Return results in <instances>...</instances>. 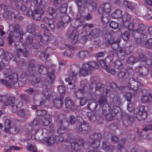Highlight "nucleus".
I'll use <instances>...</instances> for the list:
<instances>
[{
	"mask_svg": "<svg viewBox=\"0 0 152 152\" xmlns=\"http://www.w3.org/2000/svg\"><path fill=\"white\" fill-rule=\"evenodd\" d=\"M18 75L16 73L13 75H9L4 79L0 80L1 83L8 88H11L15 84L17 83L18 80Z\"/></svg>",
	"mask_w": 152,
	"mask_h": 152,
	"instance_id": "1",
	"label": "nucleus"
},
{
	"mask_svg": "<svg viewBox=\"0 0 152 152\" xmlns=\"http://www.w3.org/2000/svg\"><path fill=\"white\" fill-rule=\"evenodd\" d=\"M15 48L18 52L15 53L14 55L15 58L13 60L16 61V58H19L20 56L18 53V52L23 53V56L25 57H27L29 55V52L27 49L26 46H25L22 42L19 41L15 42L14 45Z\"/></svg>",
	"mask_w": 152,
	"mask_h": 152,
	"instance_id": "2",
	"label": "nucleus"
},
{
	"mask_svg": "<svg viewBox=\"0 0 152 152\" xmlns=\"http://www.w3.org/2000/svg\"><path fill=\"white\" fill-rule=\"evenodd\" d=\"M134 47L131 45L126 43L125 45L124 49L120 47L118 49V52L117 55L118 57L121 60H124L125 58V54L126 55H130L132 53Z\"/></svg>",
	"mask_w": 152,
	"mask_h": 152,
	"instance_id": "3",
	"label": "nucleus"
},
{
	"mask_svg": "<svg viewBox=\"0 0 152 152\" xmlns=\"http://www.w3.org/2000/svg\"><path fill=\"white\" fill-rule=\"evenodd\" d=\"M56 122L62 125L58 129L57 132L59 134H62L65 132L66 129L68 126V122L63 115H61L57 116Z\"/></svg>",
	"mask_w": 152,
	"mask_h": 152,
	"instance_id": "4",
	"label": "nucleus"
},
{
	"mask_svg": "<svg viewBox=\"0 0 152 152\" xmlns=\"http://www.w3.org/2000/svg\"><path fill=\"white\" fill-rule=\"evenodd\" d=\"M134 113L136 114L135 117L137 118L140 120L142 119H145L146 118L147 113L145 109V107L143 105L140 106L138 108H135L134 111Z\"/></svg>",
	"mask_w": 152,
	"mask_h": 152,
	"instance_id": "5",
	"label": "nucleus"
},
{
	"mask_svg": "<svg viewBox=\"0 0 152 152\" xmlns=\"http://www.w3.org/2000/svg\"><path fill=\"white\" fill-rule=\"evenodd\" d=\"M77 32L76 30H73L72 28H68L66 32V36L70 39L73 44L75 45L77 41Z\"/></svg>",
	"mask_w": 152,
	"mask_h": 152,
	"instance_id": "6",
	"label": "nucleus"
},
{
	"mask_svg": "<svg viewBox=\"0 0 152 152\" xmlns=\"http://www.w3.org/2000/svg\"><path fill=\"white\" fill-rule=\"evenodd\" d=\"M145 29V26L141 23H139L138 25V27L137 29L134 30L132 32V35L133 37L137 39L139 38H142L141 36Z\"/></svg>",
	"mask_w": 152,
	"mask_h": 152,
	"instance_id": "7",
	"label": "nucleus"
},
{
	"mask_svg": "<svg viewBox=\"0 0 152 152\" xmlns=\"http://www.w3.org/2000/svg\"><path fill=\"white\" fill-rule=\"evenodd\" d=\"M112 10V6L109 3H106L101 5L98 9V12L100 14L102 13H110Z\"/></svg>",
	"mask_w": 152,
	"mask_h": 152,
	"instance_id": "8",
	"label": "nucleus"
},
{
	"mask_svg": "<svg viewBox=\"0 0 152 152\" xmlns=\"http://www.w3.org/2000/svg\"><path fill=\"white\" fill-rule=\"evenodd\" d=\"M103 114L105 116L106 119L108 121H110L114 118L117 112L115 113L113 110L110 108L107 109L105 110L102 111Z\"/></svg>",
	"mask_w": 152,
	"mask_h": 152,
	"instance_id": "9",
	"label": "nucleus"
},
{
	"mask_svg": "<svg viewBox=\"0 0 152 152\" xmlns=\"http://www.w3.org/2000/svg\"><path fill=\"white\" fill-rule=\"evenodd\" d=\"M87 2L86 0H75V3L77 7L79 12H83L87 7Z\"/></svg>",
	"mask_w": 152,
	"mask_h": 152,
	"instance_id": "10",
	"label": "nucleus"
},
{
	"mask_svg": "<svg viewBox=\"0 0 152 152\" xmlns=\"http://www.w3.org/2000/svg\"><path fill=\"white\" fill-rule=\"evenodd\" d=\"M42 22L47 25H48L51 29L54 30L55 27V20L53 18H50L45 17L42 20Z\"/></svg>",
	"mask_w": 152,
	"mask_h": 152,
	"instance_id": "11",
	"label": "nucleus"
},
{
	"mask_svg": "<svg viewBox=\"0 0 152 152\" xmlns=\"http://www.w3.org/2000/svg\"><path fill=\"white\" fill-rule=\"evenodd\" d=\"M98 102L99 105L102 107V111L105 110L107 109L110 108V107L107 103L106 98L104 96H101L98 99Z\"/></svg>",
	"mask_w": 152,
	"mask_h": 152,
	"instance_id": "12",
	"label": "nucleus"
},
{
	"mask_svg": "<svg viewBox=\"0 0 152 152\" xmlns=\"http://www.w3.org/2000/svg\"><path fill=\"white\" fill-rule=\"evenodd\" d=\"M44 13L43 10L39 8H37L33 11L32 17L35 20H39L41 18L42 15Z\"/></svg>",
	"mask_w": 152,
	"mask_h": 152,
	"instance_id": "13",
	"label": "nucleus"
},
{
	"mask_svg": "<svg viewBox=\"0 0 152 152\" xmlns=\"http://www.w3.org/2000/svg\"><path fill=\"white\" fill-rule=\"evenodd\" d=\"M90 129L88 123L84 121L81 122L79 126L78 129L80 132H83L84 133H87Z\"/></svg>",
	"mask_w": 152,
	"mask_h": 152,
	"instance_id": "14",
	"label": "nucleus"
},
{
	"mask_svg": "<svg viewBox=\"0 0 152 152\" xmlns=\"http://www.w3.org/2000/svg\"><path fill=\"white\" fill-rule=\"evenodd\" d=\"M88 64H85L83 65V67L80 69L79 72L80 76H85L91 73L90 69L88 68Z\"/></svg>",
	"mask_w": 152,
	"mask_h": 152,
	"instance_id": "15",
	"label": "nucleus"
},
{
	"mask_svg": "<svg viewBox=\"0 0 152 152\" xmlns=\"http://www.w3.org/2000/svg\"><path fill=\"white\" fill-rule=\"evenodd\" d=\"M83 12H79L77 15L76 21L75 22L74 27L76 28H78L82 26V23L84 20L81 14Z\"/></svg>",
	"mask_w": 152,
	"mask_h": 152,
	"instance_id": "16",
	"label": "nucleus"
},
{
	"mask_svg": "<svg viewBox=\"0 0 152 152\" xmlns=\"http://www.w3.org/2000/svg\"><path fill=\"white\" fill-rule=\"evenodd\" d=\"M53 102L54 106L58 108H61L64 104L63 97L61 96L57 97Z\"/></svg>",
	"mask_w": 152,
	"mask_h": 152,
	"instance_id": "17",
	"label": "nucleus"
},
{
	"mask_svg": "<svg viewBox=\"0 0 152 152\" xmlns=\"http://www.w3.org/2000/svg\"><path fill=\"white\" fill-rule=\"evenodd\" d=\"M136 71L137 74L140 76L143 77L147 75L148 73V70L145 67L143 68L141 66H139L136 67Z\"/></svg>",
	"mask_w": 152,
	"mask_h": 152,
	"instance_id": "18",
	"label": "nucleus"
},
{
	"mask_svg": "<svg viewBox=\"0 0 152 152\" xmlns=\"http://www.w3.org/2000/svg\"><path fill=\"white\" fill-rule=\"evenodd\" d=\"M13 30L12 32V35L15 38L18 37L20 34V27L18 24H16L12 27Z\"/></svg>",
	"mask_w": 152,
	"mask_h": 152,
	"instance_id": "19",
	"label": "nucleus"
},
{
	"mask_svg": "<svg viewBox=\"0 0 152 152\" xmlns=\"http://www.w3.org/2000/svg\"><path fill=\"white\" fill-rule=\"evenodd\" d=\"M88 5V8L91 12H94L97 9L96 3L93 1V0H90L87 2Z\"/></svg>",
	"mask_w": 152,
	"mask_h": 152,
	"instance_id": "20",
	"label": "nucleus"
},
{
	"mask_svg": "<svg viewBox=\"0 0 152 152\" xmlns=\"http://www.w3.org/2000/svg\"><path fill=\"white\" fill-rule=\"evenodd\" d=\"M77 56L82 59L89 57V52L86 50H81L77 54Z\"/></svg>",
	"mask_w": 152,
	"mask_h": 152,
	"instance_id": "21",
	"label": "nucleus"
},
{
	"mask_svg": "<svg viewBox=\"0 0 152 152\" xmlns=\"http://www.w3.org/2000/svg\"><path fill=\"white\" fill-rule=\"evenodd\" d=\"M85 64L88 65V68L90 69L91 72H92L93 69H97L99 67L98 64L95 61H91Z\"/></svg>",
	"mask_w": 152,
	"mask_h": 152,
	"instance_id": "22",
	"label": "nucleus"
},
{
	"mask_svg": "<svg viewBox=\"0 0 152 152\" xmlns=\"http://www.w3.org/2000/svg\"><path fill=\"white\" fill-rule=\"evenodd\" d=\"M110 87L113 91L116 92H118L119 90L122 91L123 89L126 88L124 86L119 87L114 82H111L110 83Z\"/></svg>",
	"mask_w": 152,
	"mask_h": 152,
	"instance_id": "23",
	"label": "nucleus"
},
{
	"mask_svg": "<svg viewBox=\"0 0 152 152\" xmlns=\"http://www.w3.org/2000/svg\"><path fill=\"white\" fill-rule=\"evenodd\" d=\"M42 120L43 125L47 126L50 124L51 121V116L50 115H46L42 118Z\"/></svg>",
	"mask_w": 152,
	"mask_h": 152,
	"instance_id": "24",
	"label": "nucleus"
},
{
	"mask_svg": "<svg viewBox=\"0 0 152 152\" xmlns=\"http://www.w3.org/2000/svg\"><path fill=\"white\" fill-rule=\"evenodd\" d=\"M137 85L138 84H137V81L135 80L134 79L132 78L129 79L128 86L130 88L134 90H137Z\"/></svg>",
	"mask_w": 152,
	"mask_h": 152,
	"instance_id": "25",
	"label": "nucleus"
},
{
	"mask_svg": "<svg viewBox=\"0 0 152 152\" xmlns=\"http://www.w3.org/2000/svg\"><path fill=\"white\" fill-rule=\"evenodd\" d=\"M65 104L66 107L72 110H73L74 106L73 102L69 97L66 98L65 100Z\"/></svg>",
	"mask_w": 152,
	"mask_h": 152,
	"instance_id": "26",
	"label": "nucleus"
},
{
	"mask_svg": "<svg viewBox=\"0 0 152 152\" xmlns=\"http://www.w3.org/2000/svg\"><path fill=\"white\" fill-rule=\"evenodd\" d=\"M77 38V41L82 43H85L88 40L86 35L83 33L79 34Z\"/></svg>",
	"mask_w": 152,
	"mask_h": 152,
	"instance_id": "27",
	"label": "nucleus"
},
{
	"mask_svg": "<svg viewBox=\"0 0 152 152\" xmlns=\"http://www.w3.org/2000/svg\"><path fill=\"white\" fill-rule=\"evenodd\" d=\"M12 124V121L9 119L5 120L4 124V131L6 132H8L9 129L11 127V125Z\"/></svg>",
	"mask_w": 152,
	"mask_h": 152,
	"instance_id": "28",
	"label": "nucleus"
},
{
	"mask_svg": "<svg viewBox=\"0 0 152 152\" xmlns=\"http://www.w3.org/2000/svg\"><path fill=\"white\" fill-rule=\"evenodd\" d=\"M78 75L77 72L74 71H71L69 76V79L70 81H73V82H75L77 80V76Z\"/></svg>",
	"mask_w": 152,
	"mask_h": 152,
	"instance_id": "29",
	"label": "nucleus"
},
{
	"mask_svg": "<svg viewBox=\"0 0 152 152\" xmlns=\"http://www.w3.org/2000/svg\"><path fill=\"white\" fill-rule=\"evenodd\" d=\"M57 138V137L54 135L52 134L50 135L48 139L46 140V142L48 145H51L54 144Z\"/></svg>",
	"mask_w": 152,
	"mask_h": 152,
	"instance_id": "30",
	"label": "nucleus"
},
{
	"mask_svg": "<svg viewBox=\"0 0 152 152\" xmlns=\"http://www.w3.org/2000/svg\"><path fill=\"white\" fill-rule=\"evenodd\" d=\"M137 53L139 54V60L140 61L145 62L147 61L146 56L142 53V50L140 49H137Z\"/></svg>",
	"mask_w": 152,
	"mask_h": 152,
	"instance_id": "31",
	"label": "nucleus"
},
{
	"mask_svg": "<svg viewBox=\"0 0 152 152\" xmlns=\"http://www.w3.org/2000/svg\"><path fill=\"white\" fill-rule=\"evenodd\" d=\"M105 42L108 44L110 45L113 42L114 38L110 32L107 33L104 36Z\"/></svg>",
	"mask_w": 152,
	"mask_h": 152,
	"instance_id": "32",
	"label": "nucleus"
},
{
	"mask_svg": "<svg viewBox=\"0 0 152 152\" xmlns=\"http://www.w3.org/2000/svg\"><path fill=\"white\" fill-rule=\"evenodd\" d=\"M36 26L35 24L33 23H31L28 25L27 26V32L33 35L35 32Z\"/></svg>",
	"mask_w": 152,
	"mask_h": 152,
	"instance_id": "33",
	"label": "nucleus"
},
{
	"mask_svg": "<svg viewBox=\"0 0 152 152\" xmlns=\"http://www.w3.org/2000/svg\"><path fill=\"white\" fill-rule=\"evenodd\" d=\"M88 109L94 111L97 107V103L94 101H89L88 104L87 105Z\"/></svg>",
	"mask_w": 152,
	"mask_h": 152,
	"instance_id": "34",
	"label": "nucleus"
},
{
	"mask_svg": "<svg viewBox=\"0 0 152 152\" xmlns=\"http://www.w3.org/2000/svg\"><path fill=\"white\" fill-rule=\"evenodd\" d=\"M47 11L48 13L53 18L56 17L57 15L56 10L53 7H48L47 9Z\"/></svg>",
	"mask_w": 152,
	"mask_h": 152,
	"instance_id": "35",
	"label": "nucleus"
},
{
	"mask_svg": "<svg viewBox=\"0 0 152 152\" xmlns=\"http://www.w3.org/2000/svg\"><path fill=\"white\" fill-rule=\"evenodd\" d=\"M102 135L101 133H95L90 136V138L94 141H99L102 139Z\"/></svg>",
	"mask_w": 152,
	"mask_h": 152,
	"instance_id": "36",
	"label": "nucleus"
},
{
	"mask_svg": "<svg viewBox=\"0 0 152 152\" xmlns=\"http://www.w3.org/2000/svg\"><path fill=\"white\" fill-rule=\"evenodd\" d=\"M101 17V20L103 24L107 23L109 22L110 20V15L107 13H102Z\"/></svg>",
	"mask_w": 152,
	"mask_h": 152,
	"instance_id": "37",
	"label": "nucleus"
},
{
	"mask_svg": "<svg viewBox=\"0 0 152 152\" xmlns=\"http://www.w3.org/2000/svg\"><path fill=\"white\" fill-rule=\"evenodd\" d=\"M46 132L47 133H49V132L46 129H44L42 131V133H39V132H37L35 134V137H36V138L38 137V139L40 140L43 139H44V138L42 137V136H44L45 137H46L45 135Z\"/></svg>",
	"mask_w": 152,
	"mask_h": 152,
	"instance_id": "38",
	"label": "nucleus"
},
{
	"mask_svg": "<svg viewBox=\"0 0 152 152\" xmlns=\"http://www.w3.org/2000/svg\"><path fill=\"white\" fill-rule=\"evenodd\" d=\"M20 131L19 128L15 125H12L9 129L8 132L7 133H11L12 134H16Z\"/></svg>",
	"mask_w": 152,
	"mask_h": 152,
	"instance_id": "39",
	"label": "nucleus"
},
{
	"mask_svg": "<svg viewBox=\"0 0 152 152\" xmlns=\"http://www.w3.org/2000/svg\"><path fill=\"white\" fill-rule=\"evenodd\" d=\"M33 42V38L32 36L29 35L27 36L25 39L24 42L25 44L28 46H31V44Z\"/></svg>",
	"mask_w": 152,
	"mask_h": 152,
	"instance_id": "40",
	"label": "nucleus"
},
{
	"mask_svg": "<svg viewBox=\"0 0 152 152\" xmlns=\"http://www.w3.org/2000/svg\"><path fill=\"white\" fill-rule=\"evenodd\" d=\"M25 92L27 94L33 96H35L38 94L39 91L37 90H34L32 88H29L25 90Z\"/></svg>",
	"mask_w": 152,
	"mask_h": 152,
	"instance_id": "41",
	"label": "nucleus"
},
{
	"mask_svg": "<svg viewBox=\"0 0 152 152\" xmlns=\"http://www.w3.org/2000/svg\"><path fill=\"white\" fill-rule=\"evenodd\" d=\"M122 16V12L119 10H115L114 12L112 14L111 16L114 18H120Z\"/></svg>",
	"mask_w": 152,
	"mask_h": 152,
	"instance_id": "42",
	"label": "nucleus"
},
{
	"mask_svg": "<svg viewBox=\"0 0 152 152\" xmlns=\"http://www.w3.org/2000/svg\"><path fill=\"white\" fill-rule=\"evenodd\" d=\"M91 95L89 96H84L80 98V103L81 106L84 105L88 101L91 99Z\"/></svg>",
	"mask_w": 152,
	"mask_h": 152,
	"instance_id": "43",
	"label": "nucleus"
},
{
	"mask_svg": "<svg viewBox=\"0 0 152 152\" xmlns=\"http://www.w3.org/2000/svg\"><path fill=\"white\" fill-rule=\"evenodd\" d=\"M31 76L32 78L31 81V83L33 85L38 83L41 82V79L40 77H37L33 74L31 75Z\"/></svg>",
	"mask_w": 152,
	"mask_h": 152,
	"instance_id": "44",
	"label": "nucleus"
},
{
	"mask_svg": "<svg viewBox=\"0 0 152 152\" xmlns=\"http://www.w3.org/2000/svg\"><path fill=\"white\" fill-rule=\"evenodd\" d=\"M53 36H49L48 35H44L42 37V42L44 43H47V42H51L52 40L53 39Z\"/></svg>",
	"mask_w": 152,
	"mask_h": 152,
	"instance_id": "45",
	"label": "nucleus"
},
{
	"mask_svg": "<svg viewBox=\"0 0 152 152\" xmlns=\"http://www.w3.org/2000/svg\"><path fill=\"white\" fill-rule=\"evenodd\" d=\"M113 102L116 105H120L121 104V98L118 94L114 96Z\"/></svg>",
	"mask_w": 152,
	"mask_h": 152,
	"instance_id": "46",
	"label": "nucleus"
},
{
	"mask_svg": "<svg viewBox=\"0 0 152 152\" xmlns=\"http://www.w3.org/2000/svg\"><path fill=\"white\" fill-rule=\"evenodd\" d=\"M3 16L4 18L6 19L10 18L12 17H15V15L13 13L4 11V12Z\"/></svg>",
	"mask_w": 152,
	"mask_h": 152,
	"instance_id": "47",
	"label": "nucleus"
},
{
	"mask_svg": "<svg viewBox=\"0 0 152 152\" xmlns=\"http://www.w3.org/2000/svg\"><path fill=\"white\" fill-rule=\"evenodd\" d=\"M42 94L47 99H49L51 95V92L48 89H45L43 90Z\"/></svg>",
	"mask_w": 152,
	"mask_h": 152,
	"instance_id": "48",
	"label": "nucleus"
},
{
	"mask_svg": "<svg viewBox=\"0 0 152 152\" xmlns=\"http://www.w3.org/2000/svg\"><path fill=\"white\" fill-rule=\"evenodd\" d=\"M120 41L118 40L116 41L113 42L111 44V47L114 50L117 49L118 51V49L119 47V44Z\"/></svg>",
	"mask_w": 152,
	"mask_h": 152,
	"instance_id": "49",
	"label": "nucleus"
},
{
	"mask_svg": "<svg viewBox=\"0 0 152 152\" xmlns=\"http://www.w3.org/2000/svg\"><path fill=\"white\" fill-rule=\"evenodd\" d=\"M48 56L47 50L46 51L41 53L39 55L40 58L43 61H46L48 58Z\"/></svg>",
	"mask_w": 152,
	"mask_h": 152,
	"instance_id": "50",
	"label": "nucleus"
},
{
	"mask_svg": "<svg viewBox=\"0 0 152 152\" xmlns=\"http://www.w3.org/2000/svg\"><path fill=\"white\" fill-rule=\"evenodd\" d=\"M20 97L22 101L26 103H29L31 101L29 96L27 94H22L20 95Z\"/></svg>",
	"mask_w": 152,
	"mask_h": 152,
	"instance_id": "51",
	"label": "nucleus"
},
{
	"mask_svg": "<svg viewBox=\"0 0 152 152\" xmlns=\"http://www.w3.org/2000/svg\"><path fill=\"white\" fill-rule=\"evenodd\" d=\"M130 15L127 13H125L122 17V19L124 22H129L131 19Z\"/></svg>",
	"mask_w": 152,
	"mask_h": 152,
	"instance_id": "52",
	"label": "nucleus"
},
{
	"mask_svg": "<svg viewBox=\"0 0 152 152\" xmlns=\"http://www.w3.org/2000/svg\"><path fill=\"white\" fill-rule=\"evenodd\" d=\"M39 69V72L41 74L45 75L47 73V70L46 68L42 65H39L38 66Z\"/></svg>",
	"mask_w": 152,
	"mask_h": 152,
	"instance_id": "53",
	"label": "nucleus"
},
{
	"mask_svg": "<svg viewBox=\"0 0 152 152\" xmlns=\"http://www.w3.org/2000/svg\"><path fill=\"white\" fill-rule=\"evenodd\" d=\"M92 87L95 86V91H100L102 89V86L101 84L100 83H93L92 84Z\"/></svg>",
	"mask_w": 152,
	"mask_h": 152,
	"instance_id": "54",
	"label": "nucleus"
},
{
	"mask_svg": "<svg viewBox=\"0 0 152 152\" xmlns=\"http://www.w3.org/2000/svg\"><path fill=\"white\" fill-rule=\"evenodd\" d=\"M87 115L90 120L92 122L95 121L96 119V117L93 112L88 113Z\"/></svg>",
	"mask_w": 152,
	"mask_h": 152,
	"instance_id": "55",
	"label": "nucleus"
},
{
	"mask_svg": "<svg viewBox=\"0 0 152 152\" xmlns=\"http://www.w3.org/2000/svg\"><path fill=\"white\" fill-rule=\"evenodd\" d=\"M18 115L21 117L24 118L25 119H27L28 118V116L26 114L25 111L23 109H20L18 111Z\"/></svg>",
	"mask_w": 152,
	"mask_h": 152,
	"instance_id": "56",
	"label": "nucleus"
},
{
	"mask_svg": "<svg viewBox=\"0 0 152 152\" xmlns=\"http://www.w3.org/2000/svg\"><path fill=\"white\" fill-rule=\"evenodd\" d=\"M124 4L125 7H127L129 9L132 10L134 8V4L131 3V2L129 1H124Z\"/></svg>",
	"mask_w": 152,
	"mask_h": 152,
	"instance_id": "57",
	"label": "nucleus"
},
{
	"mask_svg": "<svg viewBox=\"0 0 152 152\" xmlns=\"http://www.w3.org/2000/svg\"><path fill=\"white\" fill-rule=\"evenodd\" d=\"M3 56L4 59L7 61L10 60L13 57V55L11 53L7 52L5 53Z\"/></svg>",
	"mask_w": 152,
	"mask_h": 152,
	"instance_id": "58",
	"label": "nucleus"
},
{
	"mask_svg": "<svg viewBox=\"0 0 152 152\" xmlns=\"http://www.w3.org/2000/svg\"><path fill=\"white\" fill-rule=\"evenodd\" d=\"M151 98V96L150 95H143L142 96L141 99L142 103H145L148 102Z\"/></svg>",
	"mask_w": 152,
	"mask_h": 152,
	"instance_id": "59",
	"label": "nucleus"
},
{
	"mask_svg": "<svg viewBox=\"0 0 152 152\" xmlns=\"http://www.w3.org/2000/svg\"><path fill=\"white\" fill-rule=\"evenodd\" d=\"M68 7V4L67 3H65L62 4L60 8V11L62 13H66Z\"/></svg>",
	"mask_w": 152,
	"mask_h": 152,
	"instance_id": "60",
	"label": "nucleus"
},
{
	"mask_svg": "<svg viewBox=\"0 0 152 152\" xmlns=\"http://www.w3.org/2000/svg\"><path fill=\"white\" fill-rule=\"evenodd\" d=\"M66 26V24L65 23L62 21H59L57 23L56 27L58 29H62Z\"/></svg>",
	"mask_w": 152,
	"mask_h": 152,
	"instance_id": "61",
	"label": "nucleus"
},
{
	"mask_svg": "<svg viewBox=\"0 0 152 152\" xmlns=\"http://www.w3.org/2000/svg\"><path fill=\"white\" fill-rule=\"evenodd\" d=\"M71 20V18L68 15L65 14L63 16L62 21L65 23L67 25V23L70 22Z\"/></svg>",
	"mask_w": 152,
	"mask_h": 152,
	"instance_id": "62",
	"label": "nucleus"
},
{
	"mask_svg": "<svg viewBox=\"0 0 152 152\" xmlns=\"http://www.w3.org/2000/svg\"><path fill=\"white\" fill-rule=\"evenodd\" d=\"M15 97L13 96H10L7 99V103L10 106H13L15 104Z\"/></svg>",
	"mask_w": 152,
	"mask_h": 152,
	"instance_id": "63",
	"label": "nucleus"
},
{
	"mask_svg": "<svg viewBox=\"0 0 152 152\" xmlns=\"http://www.w3.org/2000/svg\"><path fill=\"white\" fill-rule=\"evenodd\" d=\"M145 46L149 49H152V38L147 40L145 42Z\"/></svg>",
	"mask_w": 152,
	"mask_h": 152,
	"instance_id": "64",
	"label": "nucleus"
}]
</instances>
